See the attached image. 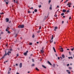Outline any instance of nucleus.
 Segmentation results:
<instances>
[{
  "label": "nucleus",
  "instance_id": "nucleus-16",
  "mask_svg": "<svg viewBox=\"0 0 74 74\" xmlns=\"http://www.w3.org/2000/svg\"><path fill=\"white\" fill-rule=\"evenodd\" d=\"M50 10H52V5H50Z\"/></svg>",
  "mask_w": 74,
  "mask_h": 74
},
{
  "label": "nucleus",
  "instance_id": "nucleus-57",
  "mask_svg": "<svg viewBox=\"0 0 74 74\" xmlns=\"http://www.w3.org/2000/svg\"><path fill=\"white\" fill-rule=\"evenodd\" d=\"M11 68H10V70L9 71H11Z\"/></svg>",
  "mask_w": 74,
  "mask_h": 74
},
{
  "label": "nucleus",
  "instance_id": "nucleus-62",
  "mask_svg": "<svg viewBox=\"0 0 74 74\" xmlns=\"http://www.w3.org/2000/svg\"><path fill=\"white\" fill-rule=\"evenodd\" d=\"M38 43H39V42H37V44H38Z\"/></svg>",
  "mask_w": 74,
  "mask_h": 74
},
{
  "label": "nucleus",
  "instance_id": "nucleus-54",
  "mask_svg": "<svg viewBox=\"0 0 74 74\" xmlns=\"http://www.w3.org/2000/svg\"><path fill=\"white\" fill-rule=\"evenodd\" d=\"M16 66H18V64H16Z\"/></svg>",
  "mask_w": 74,
  "mask_h": 74
},
{
  "label": "nucleus",
  "instance_id": "nucleus-17",
  "mask_svg": "<svg viewBox=\"0 0 74 74\" xmlns=\"http://www.w3.org/2000/svg\"><path fill=\"white\" fill-rule=\"evenodd\" d=\"M68 58H69V59H70V58H71V59H73V57H68Z\"/></svg>",
  "mask_w": 74,
  "mask_h": 74
},
{
  "label": "nucleus",
  "instance_id": "nucleus-34",
  "mask_svg": "<svg viewBox=\"0 0 74 74\" xmlns=\"http://www.w3.org/2000/svg\"><path fill=\"white\" fill-rule=\"evenodd\" d=\"M32 66H34V64H33L32 65Z\"/></svg>",
  "mask_w": 74,
  "mask_h": 74
},
{
  "label": "nucleus",
  "instance_id": "nucleus-30",
  "mask_svg": "<svg viewBox=\"0 0 74 74\" xmlns=\"http://www.w3.org/2000/svg\"><path fill=\"white\" fill-rule=\"evenodd\" d=\"M57 15L56 14H55L54 15V16H55V17H57Z\"/></svg>",
  "mask_w": 74,
  "mask_h": 74
},
{
  "label": "nucleus",
  "instance_id": "nucleus-53",
  "mask_svg": "<svg viewBox=\"0 0 74 74\" xmlns=\"http://www.w3.org/2000/svg\"><path fill=\"white\" fill-rule=\"evenodd\" d=\"M64 23V21H62V23Z\"/></svg>",
  "mask_w": 74,
  "mask_h": 74
},
{
  "label": "nucleus",
  "instance_id": "nucleus-31",
  "mask_svg": "<svg viewBox=\"0 0 74 74\" xmlns=\"http://www.w3.org/2000/svg\"><path fill=\"white\" fill-rule=\"evenodd\" d=\"M8 2H6V4H8Z\"/></svg>",
  "mask_w": 74,
  "mask_h": 74
},
{
  "label": "nucleus",
  "instance_id": "nucleus-23",
  "mask_svg": "<svg viewBox=\"0 0 74 74\" xmlns=\"http://www.w3.org/2000/svg\"><path fill=\"white\" fill-rule=\"evenodd\" d=\"M28 13H29V14L30 13H31V12H30V11H28Z\"/></svg>",
  "mask_w": 74,
  "mask_h": 74
},
{
  "label": "nucleus",
  "instance_id": "nucleus-48",
  "mask_svg": "<svg viewBox=\"0 0 74 74\" xmlns=\"http://www.w3.org/2000/svg\"><path fill=\"white\" fill-rule=\"evenodd\" d=\"M16 4H18V1H16Z\"/></svg>",
  "mask_w": 74,
  "mask_h": 74
},
{
  "label": "nucleus",
  "instance_id": "nucleus-61",
  "mask_svg": "<svg viewBox=\"0 0 74 74\" xmlns=\"http://www.w3.org/2000/svg\"><path fill=\"white\" fill-rule=\"evenodd\" d=\"M63 18H65V16H63Z\"/></svg>",
  "mask_w": 74,
  "mask_h": 74
},
{
  "label": "nucleus",
  "instance_id": "nucleus-33",
  "mask_svg": "<svg viewBox=\"0 0 74 74\" xmlns=\"http://www.w3.org/2000/svg\"><path fill=\"white\" fill-rule=\"evenodd\" d=\"M71 19V16H70L69 18V20H70Z\"/></svg>",
  "mask_w": 74,
  "mask_h": 74
},
{
  "label": "nucleus",
  "instance_id": "nucleus-32",
  "mask_svg": "<svg viewBox=\"0 0 74 74\" xmlns=\"http://www.w3.org/2000/svg\"><path fill=\"white\" fill-rule=\"evenodd\" d=\"M9 51H12V49H11L9 50Z\"/></svg>",
  "mask_w": 74,
  "mask_h": 74
},
{
  "label": "nucleus",
  "instance_id": "nucleus-40",
  "mask_svg": "<svg viewBox=\"0 0 74 74\" xmlns=\"http://www.w3.org/2000/svg\"><path fill=\"white\" fill-rule=\"evenodd\" d=\"M69 69H72V68H71V67H69Z\"/></svg>",
  "mask_w": 74,
  "mask_h": 74
},
{
  "label": "nucleus",
  "instance_id": "nucleus-8",
  "mask_svg": "<svg viewBox=\"0 0 74 74\" xmlns=\"http://www.w3.org/2000/svg\"><path fill=\"white\" fill-rule=\"evenodd\" d=\"M9 30V27H8L6 29V31L7 32L8 30Z\"/></svg>",
  "mask_w": 74,
  "mask_h": 74
},
{
  "label": "nucleus",
  "instance_id": "nucleus-19",
  "mask_svg": "<svg viewBox=\"0 0 74 74\" xmlns=\"http://www.w3.org/2000/svg\"><path fill=\"white\" fill-rule=\"evenodd\" d=\"M42 67H43L45 69H46V67L45 66H44L43 65H42Z\"/></svg>",
  "mask_w": 74,
  "mask_h": 74
},
{
  "label": "nucleus",
  "instance_id": "nucleus-5",
  "mask_svg": "<svg viewBox=\"0 0 74 74\" xmlns=\"http://www.w3.org/2000/svg\"><path fill=\"white\" fill-rule=\"evenodd\" d=\"M6 22H8L9 21V18H6Z\"/></svg>",
  "mask_w": 74,
  "mask_h": 74
},
{
  "label": "nucleus",
  "instance_id": "nucleus-52",
  "mask_svg": "<svg viewBox=\"0 0 74 74\" xmlns=\"http://www.w3.org/2000/svg\"><path fill=\"white\" fill-rule=\"evenodd\" d=\"M68 74H70V72H68Z\"/></svg>",
  "mask_w": 74,
  "mask_h": 74
},
{
  "label": "nucleus",
  "instance_id": "nucleus-37",
  "mask_svg": "<svg viewBox=\"0 0 74 74\" xmlns=\"http://www.w3.org/2000/svg\"><path fill=\"white\" fill-rule=\"evenodd\" d=\"M6 54H7V55H10V54H9V53H6Z\"/></svg>",
  "mask_w": 74,
  "mask_h": 74
},
{
  "label": "nucleus",
  "instance_id": "nucleus-3",
  "mask_svg": "<svg viewBox=\"0 0 74 74\" xmlns=\"http://www.w3.org/2000/svg\"><path fill=\"white\" fill-rule=\"evenodd\" d=\"M22 66V63H20L19 65L20 68H21Z\"/></svg>",
  "mask_w": 74,
  "mask_h": 74
},
{
  "label": "nucleus",
  "instance_id": "nucleus-27",
  "mask_svg": "<svg viewBox=\"0 0 74 74\" xmlns=\"http://www.w3.org/2000/svg\"><path fill=\"white\" fill-rule=\"evenodd\" d=\"M34 37H35L34 35H33L32 36V38H34Z\"/></svg>",
  "mask_w": 74,
  "mask_h": 74
},
{
  "label": "nucleus",
  "instance_id": "nucleus-35",
  "mask_svg": "<svg viewBox=\"0 0 74 74\" xmlns=\"http://www.w3.org/2000/svg\"><path fill=\"white\" fill-rule=\"evenodd\" d=\"M1 34H3V32H1Z\"/></svg>",
  "mask_w": 74,
  "mask_h": 74
},
{
  "label": "nucleus",
  "instance_id": "nucleus-4",
  "mask_svg": "<svg viewBox=\"0 0 74 74\" xmlns=\"http://www.w3.org/2000/svg\"><path fill=\"white\" fill-rule=\"evenodd\" d=\"M42 50H40V52H42V53H44V51H43V49H44V47H42Z\"/></svg>",
  "mask_w": 74,
  "mask_h": 74
},
{
  "label": "nucleus",
  "instance_id": "nucleus-41",
  "mask_svg": "<svg viewBox=\"0 0 74 74\" xmlns=\"http://www.w3.org/2000/svg\"><path fill=\"white\" fill-rule=\"evenodd\" d=\"M40 32L39 31H38L37 32V33H40Z\"/></svg>",
  "mask_w": 74,
  "mask_h": 74
},
{
  "label": "nucleus",
  "instance_id": "nucleus-18",
  "mask_svg": "<svg viewBox=\"0 0 74 74\" xmlns=\"http://www.w3.org/2000/svg\"><path fill=\"white\" fill-rule=\"evenodd\" d=\"M71 4H72L71 3H68L67 4V5H71Z\"/></svg>",
  "mask_w": 74,
  "mask_h": 74
},
{
  "label": "nucleus",
  "instance_id": "nucleus-9",
  "mask_svg": "<svg viewBox=\"0 0 74 74\" xmlns=\"http://www.w3.org/2000/svg\"><path fill=\"white\" fill-rule=\"evenodd\" d=\"M53 50L55 52H56V50H55V47H53Z\"/></svg>",
  "mask_w": 74,
  "mask_h": 74
},
{
  "label": "nucleus",
  "instance_id": "nucleus-50",
  "mask_svg": "<svg viewBox=\"0 0 74 74\" xmlns=\"http://www.w3.org/2000/svg\"><path fill=\"white\" fill-rule=\"evenodd\" d=\"M19 56V55L18 54H17L16 55V56Z\"/></svg>",
  "mask_w": 74,
  "mask_h": 74
},
{
  "label": "nucleus",
  "instance_id": "nucleus-64",
  "mask_svg": "<svg viewBox=\"0 0 74 74\" xmlns=\"http://www.w3.org/2000/svg\"><path fill=\"white\" fill-rule=\"evenodd\" d=\"M57 8H59V6H58H58H57Z\"/></svg>",
  "mask_w": 74,
  "mask_h": 74
},
{
  "label": "nucleus",
  "instance_id": "nucleus-39",
  "mask_svg": "<svg viewBox=\"0 0 74 74\" xmlns=\"http://www.w3.org/2000/svg\"><path fill=\"white\" fill-rule=\"evenodd\" d=\"M51 0H49V3H51Z\"/></svg>",
  "mask_w": 74,
  "mask_h": 74
},
{
  "label": "nucleus",
  "instance_id": "nucleus-7",
  "mask_svg": "<svg viewBox=\"0 0 74 74\" xmlns=\"http://www.w3.org/2000/svg\"><path fill=\"white\" fill-rule=\"evenodd\" d=\"M47 63H49V64L51 65V66H52V64H51V62H49V61H47Z\"/></svg>",
  "mask_w": 74,
  "mask_h": 74
},
{
  "label": "nucleus",
  "instance_id": "nucleus-63",
  "mask_svg": "<svg viewBox=\"0 0 74 74\" xmlns=\"http://www.w3.org/2000/svg\"><path fill=\"white\" fill-rule=\"evenodd\" d=\"M16 74H19V73H17Z\"/></svg>",
  "mask_w": 74,
  "mask_h": 74
},
{
  "label": "nucleus",
  "instance_id": "nucleus-38",
  "mask_svg": "<svg viewBox=\"0 0 74 74\" xmlns=\"http://www.w3.org/2000/svg\"><path fill=\"white\" fill-rule=\"evenodd\" d=\"M41 29V26L39 28V29Z\"/></svg>",
  "mask_w": 74,
  "mask_h": 74
},
{
  "label": "nucleus",
  "instance_id": "nucleus-11",
  "mask_svg": "<svg viewBox=\"0 0 74 74\" xmlns=\"http://www.w3.org/2000/svg\"><path fill=\"white\" fill-rule=\"evenodd\" d=\"M52 42H53V40L51 39V40H50V43H52Z\"/></svg>",
  "mask_w": 74,
  "mask_h": 74
},
{
  "label": "nucleus",
  "instance_id": "nucleus-12",
  "mask_svg": "<svg viewBox=\"0 0 74 74\" xmlns=\"http://www.w3.org/2000/svg\"><path fill=\"white\" fill-rule=\"evenodd\" d=\"M36 70H37V71H39L40 70L37 68L36 67Z\"/></svg>",
  "mask_w": 74,
  "mask_h": 74
},
{
  "label": "nucleus",
  "instance_id": "nucleus-2",
  "mask_svg": "<svg viewBox=\"0 0 74 74\" xmlns=\"http://www.w3.org/2000/svg\"><path fill=\"white\" fill-rule=\"evenodd\" d=\"M7 54H6V51H5V54L3 56V57L1 58L0 60H1V59H3V58H4V57H5V56H7Z\"/></svg>",
  "mask_w": 74,
  "mask_h": 74
},
{
  "label": "nucleus",
  "instance_id": "nucleus-29",
  "mask_svg": "<svg viewBox=\"0 0 74 74\" xmlns=\"http://www.w3.org/2000/svg\"><path fill=\"white\" fill-rule=\"evenodd\" d=\"M55 29H58V27H55Z\"/></svg>",
  "mask_w": 74,
  "mask_h": 74
},
{
  "label": "nucleus",
  "instance_id": "nucleus-49",
  "mask_svg": "<svg viewBox=\"0 0 74 74\" xmlns=\"http://www.w3.org/2000/svg\"><path fill=\"white\" fill-rule=\"evenodd\" d=\"M8 53H11V52H10V51H9L8 52Z\"/></svg>",
  "mask_w": 74,
  "mask_h": 74
},
{
  "label": "nucleus",
  "instance_id": "nucleus-51",
  "mask_svg": "<svg viewBox=\"0 0 74 74\" xmlns=\"http://www.w3.org/2000/svg\"><path fill=\"white\" fill-rule=\"evenodd\" d=\"M60 58H61L62 60V59H63V58H62V57H60Z\"/></svg>",
  "mask_w": 74,
  "mask_h": 74
},
{
  "label": "nucleus",
  "instance_id": "nucleus-13",
  "mask_svg": "<svg viewBox=\"0 0 74 74\" xmlns=\"http://www.w3.org/2000/svg\"><path fill=\"white\" fill-rule=\"evenodd\" d=\"M24 55H25V56H26V55H27V53L25 52L24 53Z\"/></svg>",
  "mask_w": 74,
  "mask_h": 74
},
{
  "label": "nucleus",
  "instance_id": "nucleus-14",
  "mask_svg": "<svg viewBox=\"0 0 74 74\" xmlns=\"http://www.w3.org/2000/svg\"><path fill=\"white\" fill-rule=\"evenodd\" d=\"M74 49V47H73V48L71 49V50L72 51H73V50Z\"/></svg>",
  "mask_w": 74,
  "mask_h": 74
},
{
  "label": "nucleus",
  "instance_id": "nucleus-42",
  "mask_svg": "<svg viewBox=\"0 0 74 74\" xmlns=\"http://www.w3.org/2000/svg\"><path fill=\"white\" fill-rule=\"evenodd\" d=\"M41 5H40L39 6V8H41Z\"/></svg>",
  "mask_w": 74,
  "mask_h": 74
},
{
  "label": "nucleus",
  "instance_id": "nucleus-28",
  "mask_svg": "<svg viewBox=\"0 0 74 74\" xmlns=\"http://www.w3.org/2000/svg\"><path fill=\"white\" fill-rule=\"evenodd\" d=\"M53 67H55V64H53Z\"/></svg>",
  "mask_w": 74,
  "mask_h": 74
},
{
  "label": "nucleus",
  "instance_id": "nucleus-46",
  "mask_svg": "<svg viewBox=\"0 0 74 74\" xmlns=\"http://www.w3.org/2000/svg\"><path fill=\"white\" fill-rule=\"evenodd\" d=\"M69 66V64H67V66Z\"/></svg>",
  "mask_w": 74,
  "mask_h": 74
},
{
  "label": "nucleus",
  "instance_id": "nucleus-6",
  "mask_svg": "<svg viewBox=\"0 0 74 74\" xmlns=\"http://www.w3.org/2000/svg\"><path fill=\"white\" fill-rule=\"evenodd\" d=\"M60 49H61L60 50V51H61V52H63V48H61Z\"/></svg>",
  "mask_w": 74,
  "mask_h": 74
},
{
  "label": "nucleus",
  "instance_id": "nucleus-43",
  "mask_svg": "<svg viewBox=\"0 0 74 74\" xmlns=\"http://www.w3.org/2000/svg\"><path fill=\"white\" fill-rule=\"evenodd\" d=\"M32 61L33 62H34V60L33 59H32Z\"/></svg>",
  "mask_w": 74,
  "mask_h": 74
},
{
  "label": "nucleus",
  "instance_id": "nucleus-44",
  "mask_svg": "<svg viewBox=\"0 0 74 74\" xmlns=\"http://www.w3.org/2000/svg\"><path fill=\"white\" fill-rule=\"evenodd\" d=\"M25 53H28V51H26V52H25Z\"/></svg>",
  "mask_w": 74,
  "mask_h": 74
},
{
  "label": "nucleus",
  "instance_id": "nucleus-59",
  "mask_svg": "<svg viewBox=\"0 0 74 74\" xmlns=\"http://www.w3.org/2000/svg\"><path fill=\"white\" fill-rule=\"evenodd\" d=\"M54 31H56V29H55H55H54Z\"/></svg>",
  "mask_w": 74,
  "mask_h": 74
},
{
  "label": "nucleus",
  "instance_id": "nucleus-25",
  "mask_svg": "<svg viewBox=\"0 0 74 74\" xmlns=\"http://www.w3.org/2000/svg\"><path fill=\"white\" fill-rule=\"evenodd\" d=\"M7 32H8V33H10L11 32L9 31L8 30L7 31Z\"/></svg>",
  "mask_w": 74,
  "mask_h": 74
},
{
  "label": "nucleus",
  "instance_id": "nucleus-1",
  "mask_svg": "<svg viewBox=\"0 0 74 74\" xmlns=\"http://www.w3.org/2000/svg\"><path fill=\"white\" fill-rule=\"evenodd\" d=\"M18 28H23V27H24V25H19V26H18Z\"/></svg>",
  "mask_w": 74,
  "mask_h": 74
},
{
  "label": "nucleus",
  "instance_id": "nucleus-26",
  "mask_svg": "<svg viewBox=\"0 0 74 74\" xmlns=\"http://www.w3.org/2000/svg\"><path fill=\"white\" fill-rule=\"evenodd\" d=\"M37 12V10H34V12Z\"/></svg>",
  "mask_w": 74,
  "mask_h": 74
},
{
  "label": "nucleus",
  "instance_id": "nucleus-56",
  "mask_svg": "<svg viewBox=\"0 0 74 74\" xmlns=\"http://www.w3.org/2000/svg\"><path fill=\"white\" fill-rule=\"evenodd\" d=\"M66 2H67L66 1H65V2H64V3H66Z\"/></svg>",
  "mask_w": 74,
  "mask_h": 74
},
{
  "label": "nucleus",
  "instance_id": "nucleus-20",
  "mask_svg": "<svg viewBox=\"0 0 74 74\" xmlns=\"http://www.w3.org/2000/svg\"><path fill=\"white\" fill-rule=\"evenodd\" d=\"M61 15H62V16H63V15H64V13H62V14H61Z\"/></svg>",
  "mask_w": 74,
  "mask_h": 74
},
{
  "label": "nucleus",
  "instance_id": "nucleus-47",
  "mask_svg": "<svg viewBox=\"0 0 74 74\" xmlns=\"http://www.w3.org/2000/svg\"><path fill=\"white\" fill-rule=\"evenodd\" d=\"M60 59V57H58V60H59V59Z\"/></svg>",
  "mask_w": 74,
  "mask_h": 74
},
{
  "label": "nucleus",
  "instance_id": "nucleus-36",
  "mask_svg": "<svg viewBox=\"0 0 74 74\" xmlns=\"http://www.w3.org/2000/svg\"><path fill=\"white\" fill-rule=\"evenodd\" d=\"M67 12H70V10H68L67 11Z\"/></svg>",
  "mask_w": 74,
  "mask_h": 74
},
{
  "label": "nucleus",
  "instance_id": "nucleus-22",
  "mask_svg": "<svg viewBox=\"0 0 74 74\" xmlns=\"http://www.w3.org/2000/svg\"><path fill=\"white\" fill-rule=\"evenodd\" d=\"M29 45H32V43H29Z\"/></svg>",
  "mask_w": 74,
  "mask_h": 74
},
{
  "label": "nucleus",
  "instance_id": "nucleus-55",
  "mask_svg": "<svg viewBox=\"0 0 74 74\" xmlns=\"http://www.w3.org/2000/svg\"><path fill=\"white\" fill-rule=\"evenodd\" d=\"M18 49V50H19V49H19V48H18V49Z\"/></svg>",
  "mask_w": 74,
  "mask_h": 74
},
{
  "label": "nucleus",
  "instance_id": "nucleus-24",
  "mask_svg": "<svg viewBox=\"0 0 74 74\" xmlns=\"http://www.w3.org/2000/svg\"><path fill=\"white\" fill-rule=\"evenodd\" d=\"M52 38H51V40H53V35H52Z\"/></svg>",
  "mask_w": 74,
  "mask_h": 74
},
{
  "label": "nucleus",
  "instance_id": "nucleus-60",
  "mask_svg": "<svg viewBox=\"0 0 74 74\" xmlns=\"http://www.w3.org/2000/svg\"><path fill=\"white\" fill-rule=\"evenodd\" d=\"M68 6H69V7H71V5H68Z\"/></svg>",
  "mask_w": 74,
  "mask_h": 74
},
{
  "label": "nucleus",
  "instance_id": "nucleus-45",
  "mask_svg": "<svg viewBox=\"0 0 74 74\" xmlns=\"http://www.w3.org/2000/svg\"><path fill=\"white\" fill-rule=\"evenodd\" d=\"M8 62V60L6 61L5 62H4V63H6V62Z\"/></svg>",
  "mask_w": 74,
  "mask_h": 74
},
{
  "label": "nucleus",
  "instance_id": "nucleus-10",
  "mask_svg": "<svg viewBox=\"0 0 74 74\" xmlns=\"http://www.w3.org/2000/svg\"><path fill=\"white\" fill-rule=\"evenodd\" d=\"M62 11L63 12H66V10H62Z\"/></svg>",
  "mask_w": 74,
  "mask_h": 74
},
{
  "label": "nucleus",
  "instance_id": "nucleus-21",
  "mask_svg": "<svg viewBox=\"0 0 74 74\" xmlns=\"http://www.w3.org/2000/svg\"><path fill=\"white\" fill-rule=\"evenodd\" d=\"M10 71H8V74H10Z\"/></svg>",
  "mask_w": 74,
  "mask_h": 74
},
{
  "label": "nucleus",
  "instance_id": "nucleus-15",
  "mask_svg": "<svg viewBox=\"0 0 74 74\" xmlns=\"http://www.w3.org/2000/svg\"><path fill=\"white\" fill-rule=\"evenodd\" d=\"M62 57L63 58H64V54H62Z\"/></svg>",
  "mask_w": 74,
  "mask_h": 74
},
{
  "label": "nucleus",
  "instance_id": "nucleus-58",
  "mask_svg": "<svg viewBox=\"0 0 74 74\" xmlns=\"http://www.w3.org/2000/svg\"><path fill=\"white\" fill-rule=\"evenodd\" d=\"M69 54H70V55H71V53L70 52H69Z\"/></svg>",
  "mask_w": 74,
  "mask_h": 74
}]
</instances>
